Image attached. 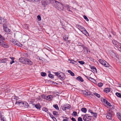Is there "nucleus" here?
Masks as SVG:
<instances>
[{
  "mask_svg": "<svg viewBox=\"0 0 121 121\" xmlns=\"http://www.w3.org/2000/svg\"><path fill=\"white\" fill-rule=\"evenodd\" d=\"M20 61L23 64L32 65L33 64L32 62L29 59L23 57H21L19 58Z\"/></svg>",
  "mask_w": 121,
  "mask_h": 121,
  "instance_id": "f257e3e1",
  "label": "nucleus"
},
{
  "mask_svg": "<svg viewBox=\"0 0 121 121\" xmlns=\"http://www.w3.org/2000/svg\"><path fill=\"white\" fill-rule=\"evenodd\" d=\"M53 3H55L54 4L55 7L59 10L61 11L63 10L64 7L62 4L60 2L57 1L55 0H53Z\"/></svg>",
  "mask_w": 121,
  "mask_h": 121,
  "instance_id": "f03ea898",
  "label": "nucleus"
},
{
  "mask_svg": "<svg viewBox=\"0 0 121 121\" xmlns=\"http://www.w3.org/2000/svg\"><path fill=\"white\" fill-rule=\"evenodd\" d=\"M52 3H53V0H42L41 1V5L44 8Z\"/></svg>",
  "mask_w": 121,
  "mask_h": 121,
  "instance_id": "7ed1b4c3",
  "label": "nucleus"
},
{
  "mask_svg": "<svg viewBox=\"0 0 121 121\" xmlns=\"http://www.w3.org/2000/svg\"><path fill=\"white\" fill-rule=\"evenodd\" d=\"M54 74L58 77L61 80H63L64 79L63 76H65L64 73L61 72H54Z\"/></svg>",
  "mask_w": 121,
  "mask_h": 121,
  "instance_id": "20e7f679",
  "label": "nucleus"
},
{
  "mask_svg": "<svg viewBox=\"0 0 121 121\" xmlns=\"http://www.w3.org/2000/svg\"><path fill=\"white\" fill-rule=\"evenodd\" d=\"M112 42L119 50L121 52V44L114 40H112Z\"/></svg>",
  "mask_w": 121,
  "mask_h": 121,
  "instance_id": "39448f33",
  "label": "nucleus"
},
{
  "mask_svg": "<svg viewBox=\"0 0 121 121\" xmlns=\"http://www.w3.org/2000/svg\"><path fill=\"white\" fill-rule=\"evenodd\" d=\"M113 112L112 110L109 109L108 111L107 115L106 116V117L107 119L109 120H112V117Z\"/></svg>",
  "mask_w": 121,
  "mask_h": 121,
  "instance_id": "423d86ee",
  "label": "nucleus"
},
{
  "mask_svg": "<svg viewBox=\"0 0 121 121\" xmlns=\"http://www.w3.org/2000/svg\"><path fill=\"white\" fill-rule=\"evenodd\" d=\"M92 117V116H89L88 114H86L84 116L83 119L85 121H90Z\"/></svg>",
  "mask_w": 121,
  "mask_h": 121,
  "instance_id": "0eeeda50",
  "label": "nucleus"
},
{
  "mask_svg": "<svg viewBox=\"0 0 121 121\" xmlns=\"http://www.w3.org/2000/svg\"><path fill=\"white\" fill-rule=\"evenodd\" d=\"M3 40L0 39V46L5 48H8L9 45L6 42H4Z\"/></svg>",
  "mask_w": 121,
  "mask_h": 121,
  "instance_id": "6e6552de",
  "label": "nucleus"
},
{
  "mask_svg": "<svg viewBox=\"0 0 121 121\" xmlns=\"http://www.w3.org/2000/svg\"><path fill=\"white\" fill-rule=\"evenodd\" d=\"M83 93L84 94H85L86 96H88L89 98H91L93 96V95L91 93L89 92H86V91H83Z\"/></svg>",
  "mask_w": 121,
  "mask_h": 121,
  "instance_id": "1a4fd4ad",
  "label": "nucleus"
},
{
  "mask_svg": "<svg viewBox=\"0 0 121 121\" xmlns=\"http://www.w3.org/2000/svg\"><path fill=\"white\" fill-rule=\"evenodd\" d=\"M76 26L81 32H82V30L84 29V28L79 24H77L76 25Z\"/></svg>",
  "mask_w": 121,
  "mask_h": 121,
  "instance_id": "9d476101",
  "label": "nucleus"
},
{
  "mask_svg": "<svg viewBox=\"0 0 121 121\" xmlns=\"http://www.w3.org/2000/svg\"><path fill=\"white\" fill-rule=\"evenodd\" d=\"M9 59L7 58H4L0 60V62L3 63H5L6 61L9 60Z\"/></svg>",
  "mask_w": 121,
  "mask_h": 121,
  "instance_id": "9b49d317",
  "label": "nucleus"
},
{
  "mask_svg": "<svg viewBox=\"0 0 121 121\" xmlns=\"http://www.w3.org/2000/svg\"><path fill=\"white\" fill-rule=\"evenodd\" d=\"M109 53L110 56H111L112 57H114L116 56L115 53L113 52L112 51H110Z\"/></svg>",
  "mask_w": 121,
  "mask_h": 121,
  "instance_id": "f8f14e48",
  "label": "nucleus"
},
{
  "mask_svg": "<svg viewBox=\"0 0 121 121\" xmlns=\"http://www.w3.org/2000/svg\"><path fill=\"white\" fill-rule=\"evenodd\" d=\"M85 76L88 79L93 82H94L95 81V80L94 79L91 77H88L86 75H85Z\"/></svg>",
  "mask_w": 121,
  "mask_h": 121,
  "instance_id": "ddd939ff",
  "label": "nucleus"
},
{
  "mask_svg": "<svg viewBox=\"0 0 121 121\" xmlns=\"http://www.w3.org/2000/svg\"><path fill=\"white\" fill-rule=\"evenodd\" d=\"M16 104H17L21 105V106H24V103L21 102V101H17L16 102Z\"/></svg>",
  "mask_w": 121,
  "mask_h": 121,
  "instance_id": "4468645a",
  "label": "nucleus"
},
{
  "mask_svg": "<svg viewBox=\"0 0 121 121\" xmlns=\"http://www.w3.org/2000/svg\"><path fill=\"white\" fill-rule=\"evenodd\" d=\"M76 80L81 81V82H83L84 80L83 78L80 76H79L76 78Z\"/></svg>",
  "mask_w": 121,
  "mask_h": 121,
  "instance_id": "2eb2a0df",
  "label": "nucleus"
},
{
  "mask_svg": "<svg viewBox=\"0 0 121 121\" xmlns=\"http://www.w3.org/2000/svg\"><path fill=\"white\" fill-rule=\"evenodd\" d=\"M104 91L106 93H108L110 91V88H106L104 90Z\"/></svg>",
  "mask_w": 121,
  "mask_h": 121,
  "instance_id": "dca6fc26",
  "label": "nucleus"
},
{
  "mask_svg": "<svg viewBox=\"0 0 121 121\" xmlns=\"http://www.w3.org/2000/svg\"><path fill=\"white\" fill-rule=\"evenodd\" d=\"M117 115L120 121H121V114L120 113L117 112Z\"/></svg>",
  "mask_w": 121,
  "mask_h": 121,
  "instance_id": "f3484780",
  "label": "nucleus"
},
{
  "mask_svg": "<svg viewBox=\"0 0 121 121\" xmlns=\"http://www.w3.org/2000/svg\"><path fill=\"white\" fill-rule=\"evenodd\" d=\"M99 61L101 64L102 65H104V64L105 63V62H106L104 60H102L100 59L99 60Z\"/></svg>",
  "mask_w": 121,
  "mask_h": 121,
  "instance_id": "a211bd4d",
  "label": "nucleus"
},
{
  "mask_svg": "<svg viewBox=\"0 0 121 121\" xmlns=\"http://www.w3.org/2000/svg\"><path fill=\"white\" fill-rule=\"evenodd\" d=\"M35 107L36 108L38 109H39V110L40 109V108L41 107V106L39 104H36L35 105Z\"/></svg>",
  "mask_w": 121,
  "mask_h": 121,
  "instance_id": "6ab92c4d",
  "label": "nucleus"
},
{
  "mask_svg": "<svg viewBox=\"0 0 121 121\" xmlns=\"http://www.w3.org/2000/svg\"><path fill=\"white\" fill-rule=\"evenodd\" d=\"M64 107L66 108L69 109L70 108L71 106L70 105L68 104H66L64 105Z\"/></svg>",
  "mask_w": 121,
  "mask_h": 121,
  "instance_id": "aec40b11",
  "label": "nucleus"
},
{
  "mask_svg": "<svg viewBox=\"0 0 121 121\" xmlns=\"http://www.w3.org/2000/svg\"><path fill=\"white\" fill-rule=\"evenodd\" d=\"M52 98V96L51 95H48L47 96L46 100H51Z\"/></svg>",
  "mask_w": 121,
  "mask_h": 121,
  "instance_id": "412c9836",
  "label": "nucleus"
},
{
  "mask_svg": "<svg viewBox=\"0 0 121 121\" xmlns=\"http://www.w3.org/2000/svg\"><path fill=\"white\" fill-rule=\"evenodd\" d=\"M81 111L82 112L84 113H86L87 111V110L86 108H81Z\"/></svg>",
  "mask_w": 121,
  "mask_h": 121,
  "instance_id": "4be33fe9",
  "label": "nucleus"
},
{
  "mask_svg": "<svg viewBox=\"0 0 121 121\" xmlns=\"http://www.w3.org/2000/svg\"><path fill=\"white\" fill-rule=\"evenodd\" d=\"M4 31L8 34H10L11 33V30L8 29V28L5 30Z\"/></svg>",
  "mask_w": 121,
  "mask_h": 121,
  "instance_id": "5701e85b",
  "label": "nucleus"
},
{
  "mask_svg": "<svg viewBox=\"0 0 121 121\" xmlns=\"http://www.w3.org/2000/svg\"><path fill=\"white\" fill-rule=\"evenodd\" d=\"M1 20L2 22H1V23H0V24H3L4 23L5 24L6 23V19H2Z\"/></svg>",
  "mask_w": 121,
  "mask_h": 121,
  "instance_id": "b1692460",
  "label": "nucleus"
},
{
  "mask_svg": "<svg viewBox=\"0 0 121 121\" xmlns=\"http://www.w3.org/2000/svg\"><path fill=\"white\" fill-rule=\"evenodd\" d=\"M116 95L118 97L121 98V94L119 92H116Z\"/></svg>",
  "mask_w": 121,
  "mask_h": 121,
  "instance_id": "393cba45",
  "label": "nucleus"
},
{
  "mask_svg": "<svg viewBox=\"0 0 121 121\" xmlns=\"http://www.w3.org/2000/svg\"><path fill=\"white\" fill-rule=\"evenodd\" d=\"M0 118L1 120V121H4V117L3 115L1 114L0 115Z\"/></svg>",
  "mask_w": 121,
  "mask_h": 121,
  "instance_id": "a878e982",
  "label": "nucleus"
},
{
  "mask_svg": "<svg viewBox=\"0 0 121 121\" xmlns=\"http://www.w3.org/2000/svg\"><path fill=\"white\" fill-rule=\"evenodd\" d=\"M105 63L104 64V66L106 67H109L110 66L109 65L107 62H105Z\"/></svg>",
  "mask_w": 121,
  "mask_h": 121,
  "instance_id": "bb28decb",
  "label": "nucleus"
},
{
  "mask_svg": "<svg viewBox=\"0 0 121 121\" xmlns=\"http://www.w3.org/2000/svg\"><path fill=\"white\" fill-rule=\"evenodd\" d=\"M68 72L70 73L72 76H74V73L71 70H68Z\"/></svg>",
  "mask_w": 121,
  "mask_h": 121,
  "instance_id": "cd10ccee",
  "label": "nucleus"
},
{
  "mask_svg": "<svg viewBox=\"0 0 121 121\" xmlns=\"http://www.w3.org/2000/svg\"><path fill=\"white\" fill-rule=\"evenodd\" d=\"M48 77L50 78H51L52 79H53L54 78V76L52 74L49 73V74L48 75Z\"/></svg>",
  "mask_w": 121,
  "mask_h": 121,
  "instance_id": "c85d7f7f",
  "label": "nucleus"
},
{
  "mask_svg": "<svg viewBox=\"0 0 121 121\" xmlns=\"http://www.w3.org/2000/svg\"><path fill=\"white\" fill-rule=\"evenodd\" d=\"M77 115V112L75 111H73V113L72 114V115L73 116H76Z\"/></svg>",
  "mask_w": 121,
  "mask_h": 121,
  "instance_id": "c756f323",
  "label": "nucleus"
},
{
  "mask_svg": "<svg viewBox=\"0 0 121 121\" xmlns=\"http://www.w3.org/2000/svg\"><path fill=\"white\" fill-rule=\"evenodd\" d=\"M53 107L57 110H59V108L57 104H54L53 105Z\"/></svg>",
  "mask_w": 121,
  "mask_h": 121,
  "instance_id": "7c9ffc66",
  "label": "nucleus"
},
{
  "mask_svg": "<svg viewBox=\"0 0 121 121\" xmlns=\"http://www.w3.org/2000/svg\"><path fill=\"white\" fill-rule=\"evenodd\" d=\"M3 27L4 30L8 28V27L4 23L3 24Z\"/></svg>",
  "mask_w": 121,
  "mask_h": 121,
  "instance_id": "2f4dec72",
  "label": "nucleus"
},
{
  "mask_svg": "<svg viewBox=\"0 0 121 121\" xmlns=\"http://www.w3.org/2000/svg\"><path fill=\"white\" fill-rule=\"evenodd\" d=\"M17 42V43L16 45L21 47H22V44L18 42Z\"/></svg>",
  "mask_w": 121,
  "mask_h": 121,
  "instance_id": "473e14b6",
  "label": "nucleus"
},
{
  "mask_svg": "<svg viewBox=\"0 0 121 121\" xmlns=\"http://www.w3.org/2000/svg\"><path fill=\"white\" fill-rule=\"evenodd\" d=\"M64 7L65 8H66L69 11H72L71 10H70L69 9V8H70V6H69V5H65V6Z\"/></svg>",
  "mask_w": 121,
  "mask_h": 121,
  "instance_id": "72a5a7b5",
  "label": "nucleus"
},
{
  "mask_svg": "<svg viewBox=\"0 0 121 121\" xmlns=\"http://www.w3.org/2000/svg\"><path fill=\"white\" fill-rule=\"evenodd\" d=\"M43 110L45 111V112L47 113H48L49 112L48 110L45 108H43Z\"/></svg>",
  "mask_w": 121,
  "mask_h": 121,
  "instance_id": "f704fd0d",
  "label": "nucleus"
},
{
  "mask_svg": "<svg viewBox=\"0 0 121 121\" xmlns=\"http://www.w3.org/2000/svg\"><path fill=\"white\" fill-rule=\"evenodd\" d=\"M41 75L42 76L44 77L46 75V73L45 72H42L41 73Z\"/></svg>",
  "mask_w": 121,
  "mask_h": 121,
  "instance_id": "c9c22d12",
  "label": "nucleus"
},
{
  "mask_svg": "<svg viewBox=\"0 0 121 121\" xmlns=\"http://www.w3.org/2000/svg\"><path fill=\"white\" fill-rule=\"evenodd\" d=\"M94 94L97 97H98V98H99L100 97V95L97 93H94Z\"/></svg>",
  "mask_w": 121,
  "mask_h": 121,
  "instance_id": "e433bc0d",
  "label": "nucleus"
},
{
  "mask_svg": "<svg viewBox=\"0 0 121 121\" xmlns=\"http://www.w3.org/2000/svg\"><path fill=\"white\" fill-rule=\"evenodd\" d=\"M41 97L42 98L46 99L47 96L44 95H41Z\"/></svg>",
  "mask_w": 121,
  "mask_h": 121,
  "instance_id": "4c0bfd02",
  "label": "nucleus"
},
{
  "mask_svg": "<svg viewBox=\"0 0 121 121\" xmlns=\"http://www.w3.org/2000/svg\"><path fill=\"white\" fill-rule=\"evenodd\" d=\"M12 41L13 42V43L15 45H16L17 44V42H18V41H15L14 39H13Z\"/></svg>",
  "mask_w": 121,
  "mask_h": 121,
  "instance_id": "58836bf2",
  "label": "nucleus"
},
{
  "mask_svg": "<svg viewBox=\"0 0 121 121\" xmlns=\"http://www.w3.org/2000/svg\"><path fill=\"white\" fill-rule=\"evenodd\" d=\"M78 62L81 65H83L85 64V62L83 61H79Z\"/></svg>",
  "mask_w": 121,
  "mask_h": 121,
  "instance_id": "ea45409f",
  "label": "nucleus"
},
{
  "mask_svg": "<svg viewBox=\"0 0 121 121\" xmlns=\"http://www.w3.org/2000/svg\"><path fill=\"white\" fill-rule=\"evenodd\" d=\"M83 17L86 20V21H89V19L86 16L84 15Z\"/></svg>",
  "mask_w": 121,
  "mask_h": 121,
  "instance_id": "a19ab883",
  "label": "nucleus"
},
{
  "mask_svg": "<svg viewBox=\"0 0 121 121\" xmlns=\"http://www.w3.org/2000/svg\"><path fill=\"white\" fill-rule=\"evenodd\" d=\"M0 38L2 40H5V39L4 37H3L0 34Z\"/></svg>",
  "mask_w": 121,
  "mask_h": 121,
  "instance_id": "79ce46f5",
  "label": "nucleus"
},
{
  "mask_svg": "<svg viewBox=\"0 0 121 121\" xmlns=\"http://www.w3.org/2000/svg\"><path fill=\"white\" fill-rule=\"evenodd\" d=\"M103 84L102 83H99L98 85L99 87H101L103 86Z\"/></svg>",
  "mask_w": 121,
  "mask_h": 121,
  "instance_id": "37998d69",
  "label": "nucleus"
},
{
  "mask_svg": "<svg viewBox=\"0 0 121 121\" xmlns=\"http://www.w3.org/2000/svg\"><path fill=\"white\" fill-rule=\"evenodd\" d=\"M48 114L50 117H51L52 118H53V116L52 115L50 112H48Z\"/></svg>",
  "mask_w": 121,
  "mask_h": 121,
  "instance_id": "c03bdc74",
  "label": "nucleus"
},
{
  "mask_svg": "<svg viewBox=\"0 0 121 121\" xmlns=\"http://www.w3.org/2000/svg\"><path fill=\"white\" fill-rule=\"evenodd\" d=\"M92 113L93 114V116L96 118L97 116V113L96 112H93Z\"/></svg>",
  "mask_w": 121,
  "mask_h": 121,
  "instance_id": "a18cd8bd",
  "label": "nucleus"
},
{
  "mask_svg": "<svg viewBox=\"0 0 121 121\" xmlns=\"http://www.w3.org/2000/svg\"><path fill=\"white\" fill-rule=\"evenodd\" d=\"M37 18L38 19L39 21H40L41 20V17L39 15H38L37 16Z\"/></svg>",
  "mask_w": 121,
  "mask_h": 121,
  "instance_id": "49530a36",
  "label": "nucleus"
},
{
  "mask_svg": "<svg viewBox=\"0 0 121 121\" xmlns=\"http://www.w3.org/2000/svg\"><path fill=\"white\" fill-rule=\"evenodd\" d=\"M78 121H82V120L81 117H79L78 118Z\"/></svg>",
  "mask_w": 121,
  "mask_h": 121,
  "instance_id": "de8ad7c7",
  "label": "nucleus"
},
{
  "mask_svg": "<svg viewBox=\"0 0 121 121\" xmlns=\"http://www.w3.org/2000/svg\"><path fill=\"white\" fill-rule=\"evenodd\" d=\"M65 119H64L62 121H68V119L69 118L67 117H65Z\"/></svg>",
  "mask_w": 121,
  "mask_h": 121,
  "instance_id": "09e8293b",
  "label": "nucleus"
},
{
  "mask_svg": "<svg viewBox=\"0 0 121 121\" xmlns=\"http://www.w3.org/2000/svg\"><path fill=\"white\" fill-rule=\"evenodd\" d=\"M74 62H76L74 60H70V63H72L73 64H74Z\"/></svg>",
  "mask_w": 121,
  "mask_h": 121,
  "instance_id": "8fccbe9b",
  "label": "nucleus"
},
{
  "mask_svg": "<svg viewBox=\"0 0 121 121\" xmlns=\"http://www.w3.org/2000/svg\"><path fill=\"white\" fill-rule=\"evenodd\" d=\"M62 109L63 110H65L66 109V108L64 107V105L63 106H61Z\"/></svg>",
  "mask_w": 121,
  "mask_h": 121,
  "instance_id": "3c124183",
  "label": "nucleus"
},
{
  "mask_svg": "<svg viewBox=\"0 0 121 121\" xmlns=\"http://www.w3.org/2000/svg\"><path fill=\"white\" fill-rule=\"evenodd\" d=\"M106 104H107V105H108V106H110V105H111L110 103L109 102L107 101V102H106Z\"/></svg>",
  "mask_w": 121,
  "mask_h": 121,
  "instance_id": "603ef678",
  "label": "nucleus"
},
{
  "mask_svg": "<svg viewBox=\"0 0 121 121\" xmlns=\"http://www.w3.org/2000/svg\"><path fill=\"white\" fill-rule=\"evenodd\" d=\"M83 30H82V31H84V32H85L84 33H87L88 34V33L87 32V31H86V30H85V28H84V29H83Z\"/></svg>",
  "mask_w": 121,
  "mask_h": 121,
  "instance_id": "864d4df0",
  "label": "nucleus"
},
{
  "mask_svg": "<svg viewBox=\"0 0 121 121\" xmlns=\"http://www.w3.org/2000/svg\"><path fill=\"white\" fill-rule=\"evenodd\" d=\"M23 56L25 57H28V55L26 53H24L23 54Z\"/></svg>",
  "mask_w": 121,
  "mask_h": 121,
  "instance_id": "5fc2aeb1",
  "label": "nucleus"
},
{
  "mask_svg": "<svg viewBox=\"0 0 121 121\" xmlns=\"http://www.w3.org/2000/svg\"><path fill=\"white\" fill-rule=\"evenodd\" d=\"M63 39L65 41H66L68 40V38L67 37L66 38L64 36L63 37Z\"/></svg>",
  "mask_w": 121,
  "mask_h": 121,
  "instance_id": "6e6d98bb",
  "label": "nucleus"
},
{
  "mask_svg": "<svg viewBox=\"0 0 121 121\" xmlns=\"http://www.w3.org/2000/svg\"><path fill=\"white\" fill-rule=\"evenodd\" d=\"M110 109L111 110V109H114V106H112L111 105H110Z\"/></svg>",
  "mask_w": 121,
  "mask_h": 121,
  "instance_id": "4d7b16f0",
  "label": "nucleus"
},
{
  "mask_svg": "<svg viewBox=\"0 0 121 121\" xmlns=\"http://www.w3.org/2000/svg\"><path fill=\"white\" fill-rule=\"evenodd\" d=\"M57 112L56 111H54L53 112V114L54 115H56V113Z\"/></svg>",
  "mask_w": 121,
  "mask_h": 121,
  "instance_id": "13d9d810",
  "label": "nucleus"
},
{
  "mask_svg": "<svg viewBox=\"0 0 121 121\" xmlns=\"http://www.w3.org/2000/svg\"><path fill=\"white\" fill-rule=\"evenodd\" d=\"M107 101L105 99H103V101L104 103H106V102H107Z\"/></svg>",
  "mask_w": 121,
  "mask_h": 121,
  "instance_id": "bf43d9fd",
  "label": "nucleus"
},
{
  "mask_svg": "<svg viewBox=\"0 0 121 121\" xmlns=\"http://www.w3.org/2000/svg\"><path fill=\"white\" fill-rule=\"evenodd\" d=\"M71 120L72 121H76L75 119L73 117L71 118Z\"/></svg>",
  "mask_w": 121,
  "mask_h": 121,
  "instance_id": "052dcab7",
  "label": "nucleus"
},
{
  "mask_svg": "<svg viewBox=\"0 0 121 121\" xmlns=\"http://www.w3.org/2000/svg\"><path fill=\"white\" fill-rule=\"evenodd\" d=\"M14 60L11 61L10 62V63L11 64H12L13 63H14Z\"/></svg>",
  "mask_w": 121,
  "mask_h": 121,
  "instance_id": "680f3d73",
  "label": "nucleus"
},
{
  "mask_svg": "<svg viewBox=\"0 0 121 121\" xmlns=\"http://www.w3.org/2000/svg\"><path fill=\"white\" fill-rule=\"evenodd\" d=\"M88 111H89V112H90L91 113H93L91 109H89L88 110Z\"/></svg>",
  "mask_w": 121,
  "mask_h": 121,
  "instance_id": "e2e57ef3",
  "label": "nucleus"
},
{
  "mask_svg": "<svg viewBox=\"0 0 121 121\" xmlns=\"http://www.w3.org/2000/svg\"><path fill=\"white\" fill-rule=\"evenodd\" d=\"M52 119H53L54 121H57L56 119L54 117Z\"/></svg>",
  "mask_w": 121,
  "mask_h": 121,
  "instance_id": "0e129e2a",
  "label": "nucleus"
},
{
  "mask_svg": "<svg viewBox=\"0 0 121 121\" xmlns=\"http://www.w3.org/2000/svg\"><path fill=\"white\" fill-rule=\"evenodd\" d=\"M93 68V70L95 71V70L96 71V69L95 68H91V69H92Z\"/></svg>",
  "mask_w": 121,
  "mask_h": 121,
  "instance_id": "69168bd1",
  "label": "nucleus"
},
{
  "mask_svg": "<svg viewBox=\"0 0 121 121\" xmlns=\"http://www.w3.org/2000/svg\"><path fill=\"white\" fill-rule=\"evenodd\" d=\"M26 29H27L28 28V26L27 25H26Z\"/></svg>",
  "mask_w": 121,
  "mask_h": 121,
  "instance_id": "338daca9",
  "label": "nucleus"
},
{
  "mask_svg": "<svg viewBox=\"0 0 121 121\" xmlns=\"http://www.w3.org/2000/svg\"><path fill=\"white\" fill-rule=\"evenodd\" d=\"M10 58L12 60H13L14 59V58L12 57H10Z\"/></svg>",
  "mask_w": 121,
  "mask_h": 121,
  "instance_id": "774afa93",
  "label": "nucleus"
}]
</instances>
